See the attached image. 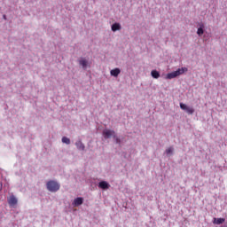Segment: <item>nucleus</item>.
I'll list each match as a JSON object with an SVG mask.
<instances>
[{
    "label": "nucleus",
    "instance_id": "nucleus-1",
    "mask_svg": "<svg viewBox=\"0 0 227 227\" xmlns=\"http://www.w3.org/2000/svg\"><path fill=\"white\" fill-rule=\"evenodd\" d=\"M185 71H187L186 67L177 68L176 71H173L172 73L167 74H166V79L167 80L176 79L179 75L184 74L185 73Z\"/></svg>",
    "mask_w": 227,
    "mask_h": 227
},
{
    "label": "nucleus",
    "instance_id": "nucleus-17",
    "mask_svg": "<svg viewBox=\"0 0 227 227\" xmlns=\"http://www.w3.org/2000/svg\"><path fill=\"white\" fill-rule=\"evenodd\" d=\"M119 142H120L119 138H116V143H119Z\"/></svg>",
    "mask_w": 227,
    "mask_h": 227
},
{
    "label": "nucleus",
    "instance_id": "nucleus-8",
    "mask_svg": "<svg viewBox=\"0 0 227 227\" xmlns=\"http://www.w3.org/2000/svg\"><path fill=\"white\" fill-rule=\"evenodd\" d=\"M111 75L114 77H118L121 74V69L119 67H115L114 69L111 70Z\"/></svg>",
    "mask_w": 227,
    "mask_h": 227
},
{
    "label": "nucleus",
    "instance_id": "nucleus-9",
    "mask_svg": "<svg viewBox=\"0 0 227 227\" xmlns=\"http://www.w3.org/2000/svg\"><path fill=\"white\" fill-rule=\"evenodd\" d=\"M75 146L78 148L80 151H84L85 150V145L82 144V141H76L75 142Z\"/></svg>",
    "mask_w": 227,
    "mask_h": 227
},
{
    "label": "nucleus",
    "instance_id": "nucleus-12",
    "mask_svg": "<svg viewBox=\"0 0 227 227\" xmlns=\"http://www.w3.org/2000/svg\"><path fill=\"white\" fill-rule=\"evenodd\" d=\"M224 222H225V219H224V218H215V219L213 220V223L218 224V225L224 223Z\"/></svg>",
    "mask_w": 227,
    "mask_h": 227
},
{
    "label": "nucleus",
    "instance_id": "nucleus-5",
    "mask_svg": "<svg viewBox=\"0 0 227 227\" xmlns=\"http://www.w3.org/2000/svg\"><path fill=\"white\" fill-rule=\"evenodd\" d=\"M17 203H18V200L13 195H12L10 199H8V204H10L11 207L17 206Z\"/></svg>",
    "mask_w": 227,
    "mask_h": 227
},
{
    "label": "nucleus",
    "instance_id": "nucleus-2",
    "mask_svg": "<svg viewBox=\"0 0 227 227\" xmlns=\"http://www.w3.org/2000/svg\"><path fill=\"white\" fill-rule=\"evenodd\" d=\"M60 189V184L55 181L47 182V190L50 192H57Z\"/></svg>",
    "mask_w": 227,
    "mask_h": 227
},
{
    "label": "nucleus",
    "instance_id": "nucleus-16",
    "mask_svg": "<svg viewBox=\"0 0 227 227\" xmlns=\"http://www.w3.org/2000/svg\"><path fill=\"white\" fill-rule=\"evenodd\" d=\"M165 153H166L167 155L172 154L173 153V147L170 146V147L167 148Z\"/></svg>",
    "mask_w": 227,
    "mask_h": 227
},
{
    "label": "nucleus",
    "instance_id": "nucleus-15",
    "mask_svg": "<svg viewBox=\"0 0 227 227\" xmlns=\"http://www.w3.org/2000/svg\"><path fill=\"white\" fill-rule=\"evenodd\" d=\"M61 141L66 145H70L71 143L70 138H67V137H62Z\"/></svg>",
    "mask_w": 227,
    "mask_h": 227
},
{
    "label": "nucleus",
    "instance_id": "nucleus-4",
    "mask_svg": "<svg viewBox=\"0 0 227 227\" xmlns=\"http://www.w3.org/2000/svg\"><path fill=\"white\" fill-rule=\"evenodd\" d=\"M115 132H114V130H110V129H105L104 131H103V136H104V137L105 138H110L111 137H115Z\"/></svg>",
    "mask_w": 227,
    "mask_h": 227
},
{
    "label": "nucleus",
    "instance_id": "nucleus-14",
    "mask_svg": "<svg viewBox=\"0 0 227 227\" xmlns=\"http://www.w3.org/2000/svg\"><path fill=\"white\" fill-rule=\"evenodd\" d=\"M203 27H204V25H201L200 27L198 28L197 34H198L199 36H201L204 34Z\"/></svg>",
    "mask_w": 227,
    "mask_h": 227
},
{
    "label": "nucleus",
    "instance_id": "nucleus-13",
    "mask_svg": "<svg viewBox=\"0 0 227 227\" xmlns=\"http://www.w3.org/2000/svg\"><path fill=\"white\" fill-rule=\"evenodd\" d=\"M151 75L153 79H159V77H160V74H159L157 70L152 71Z\"/></svg>",
    "mask_w": 227,
    "mask_h": 227
},
{
    "label": "nucleus",
    "instance_id": "nucleus-6",
    "mask_svg": "<svg viewBox=\"0 0 227 227\" xmlns=\"http://www.w3.org/2000/svg\"><path fill=\"white\" fill-rule=\"evenodd\" d=\"M83 202H84V200L82 198H75L74 200L73 201V206L79 207V206H82Z\"/></svg>",
    "mask_w": 227,
    "mask_h": 227
},
{
    "label": "nucleus",
    "instance_id": "nucleus-11",
    "mask_svg": "<svg viewBox=\"0 0 227 227\" xmlns=\"http://www.w3.org/2000/svg\"><path fill=\"white\" fill-rule=\"evenodd\" d=\"M121 24L119 23H114L112 25V31L113 32H117L118 30H121Z\"/></svg>",
    "mask_w": 227,
    "mask_h": 227
},
{
    "label": "nucleus",
    "instance_id": "nucleus-10",
    "mask_svg": "<svg viewBox=\"0 0 227 227\" xmlns=\"http://www.w3.org/2000/svg\"><path fill=\"white\" fill-rule=\"evenodd\" d=\"M99 188L100 189H104V190L109 189L110 188V184L107 182L103 181V182L99 183Z\"/></svg>",
    "mask_w": 227,
    "mask_h": 227
},
{
    "label": "nucleus",
    "instance_id": "nucleus-3",
    "mask_svg": "<svg viewBox=\"0 0 227 227\" xmlns=\"http://www.w3.org/2000/svg\"><path fill=\"white\" fill-rule=\"evenodd\" d=\"M180 108L190 115H192L194 114V109L192 106H187L184 103H180Z\"/></svg>",
    "mask_w": 227,
    "mask_h": 227
},
{
    "label": "nucleus",
    "instance_id": "nucleus-7",
    "mask_svg": "<svg viewBox=\"0 0 227 227\" xmlns=\"http://www.w3.org/2000/svg\"><path fill=\"white\" fill-rule=\"evenodd\" d=\"M79 65L82 66V67L86 70L88 67L89 62L86 60V59L82 58V59L79 60Z\"/></svg>",
    "mask_w": 227,
    "mask_h": 227
}]
</instances>
